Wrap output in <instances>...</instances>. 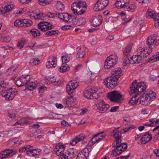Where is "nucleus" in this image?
<instances>
[{
    "label": "nucleus",
    "instance_id": "f257e3e1",
    "mask_svg": "<svg viewBox=\"0 0 159 159\" xmlns=\"http://www.w3.org/2000/svg\"><path fill=\"white\" fill-rule=\"evenodd\" d=\"M113 136L115 139V142L113 144V147L116 148L112 151V155L117 156L124 152L127 148V145L125 143H121V132L116 129L113 131Z\"/></svg>",
    "mask_w": 159,
    "mask_h": 159
},
{
    "label": "nucleus",
    "instance_id": "f03ea898",
    "mask_svg": "<svg viewBox=\"0 0 159 159\" xmlns=\"http://www.w3.org/2000/svg\"><path fill=\"white\" fill-rule=\"evenodd\" d=\"M131 48L132 45H129L125 48L124 51V58L123 61V65L124 66H125L129 64L139 63L142 60V57L138 56L137 54L131 57L130 52Z\"/></svg>",
    "mask_w": 159,
    "mask_h": 159
},
{
    "label": "nucleus",
    "instance_id": "7ed1b4c3",
    "mask_svg": "<svg viewBox=\"0 0 159 159\" xmlns=\"http://www.w3.org/2000/svg\"><path fill=\"white\" fill-rule=\"evenodd\" d=\"M156 93L150 89L145 91L139 98L140 104L143 106L149 105L155 98Z\"/></svg>",
    "mask_w": 159,
    "mask_h": 159
},
{
    "label": "nucleus",
    "instance_id": "20e7f679",
    "mask_svg": "<svg viewBox=\"0 0 159 159\" xmlns=\"http://www.w3.org/2000/svg\"><path fill=\"white\" fill-rule=\"evenodd\" d=\"M86 7L85 2L80 0L73 3L71 9L75 15H80L85 12Z\"/></svg>",
    "mask_w": 159,
    "mask_h": 159
},
{
    "label": "nucleus",
    "instance_id": "39448f33",
    "mask_svg": "<svg viewBox=\"0 0 159 159\" xmlns=\"http://www.w3.org/2000/svg\"><path fill=\"white\" fill-rule=\"evenodd\" d=\"M147 87V86L144 82H141L137 84L136 81L135 80L132 83V85L130 87L129 92L131 94L134 93L139 94L144 91Z\"/></svg>",
    "mask_w": 159,
    "mask_h": 159
},
{
    "label": "nucleus",
    "instance_id": "423d86ee",
    "mask_svg": "<svg viewBox=\"0 0 159 159\" xmlns=\"http://www.w3.org/2000/svg\"><path fill=\"white\" fill-rule=\"evenodd\" d=\"M107 98L112 102L119 103L124 99V96L117 91H114L107 94Z\"/></svg>",
    "mask_w": 159,
    "mask_h": 159
},
{
    "label": "nucleus",
    "instance_id": "0eeeda50",
    "mask_svg": "<svg viewBox=\"0 0 159 159\" xmlns=\"http://www.w3.org/2000/svg\"><path fill=\"white\" fill-rule=\"evenodd\" d=\"M146 44L148 46L147 48V53L148 54H150L152 52V47L153 46L156 48L158 45V42H157L156 36L152 35L147 38Z\"/></svg>",
    "mask_w": 159,
    "mask_h": 159
},
{
    "label": "nucleus",
    "instance_id": "6e6552de",
    "mask_svg": "<svg viewBox=\"0 0 159 159\" xmlns=\"http://www.w3.org/2000/svg\"><path fill=\"white\" fill-rule=\"evenodd\" d=\"M118 58L116 55H111L107 57L104 62V67L106 69L111 68L116 64Z\"/></svg>",
    "mask_w": 159,
    "mask_h": 159
},
{
    "label": "nucleus",
    "instance_id": "1a4fd4ad",
    "mask_svg": "<svg viewBox=\"0 0 159 159\" xmlns=\"http://www.w3.org/2000/svg\"><path fill=\"white\" fill-rule=\"evenodd\" d=\"M17 91L14 89H7L0 95L5 98L6 100H12L17 94Z\"/></svg>",
    "mask_w": 159,
    "mask_h": 159
},
{
    "label": "nucleus",
    "instance_id": "9d476101",
    "mask_svg": "<svg viewBox=\"0 0 159 159\" xmlns=\"http://www.w3.org/2000/svg\"><path fill=\"white\" fill-rule=\"evenodd\" d=\"M30 79V75H22L20 76V80L23 81L24 85L26 84L25 87L29 90H31L35 88L37 85L34 83L29 82Z\"/></svg>",
    "mask_w": 159,
    "mask_h": 159
},
{
    "label": "nucleus",
    "instance_id": "9b49d317",
    "mask_svg": "<svg viewBox=\"0 0 159 159\" xmlns=\"http://www.w3.org/2000/svg\"><path fill=\"white\" fill-rule=\"evenodd\" d=\"M117 78L110 76L105 79L103 82L104 84L106 85L107 88L112 89L115 88L118 84Z\"/></svg>",
    "mask_w": 159,
    "mask_h": 159
},
{
    "label": "nucleus",
    "instance_id": "f8f14e48",
    "mask_svg": "<svg viewBox=\"0 0 159 159\" xmlns=\"http://www.w3.org/2000/svg\"><path fill=\"white\" fill-rule=\"evenodd\" d=\"M108 0H98L94 5L93 9L95 11L102 10L108 5Z\"/></svg>",
    "mask_w": 159,
    "mask_h": 159
},
{
    "label": "nucleus",
    "instance_id": "ddd939ff",
    "mask_svg": "<svg viewBox=\"0 0 159 159\" xmlns=\"http://www.w3.org/2000/svg\"><path fill=\"white\" fill-rule=\"evenodd\" d=\"M146 16L147 18H153L155 21V26L157 28L159 27V14L155 13L153 11L149 10L147 12Z\"/></svg>",
    "mask_w": 159,
    "mask_h": 159
},
{
    "label": "nucleus",
    "instance_id": "4468645a",
    "mask_svg": "<svg viewBox=\"0 0 159 159\" xmlns=\"http://www.w3.org/2000/svg\"><path fill=\"white\" fill-rule=\"evenodd\" d=\"M86 146L82 151L80 152L77 156L76 159H87L91 152L90 148Z\"/></svg>",
    "mask_w": 159,
    "mask_h": 159
},
{
    "label": "nucleus",
    "instance_id": "2eb2a0df",
    "mask_svg": "<svg viewBox=\"0 0 159 159\" xmlns=\"http://www.w3.org/2000/svg\"><path fill=\"white\" fill-rule=\"evenodd\" d=\"M16 150L7 149L2 151L0 153V158H7L11 157L16 154Z\"/></svg>",
    "mask_w": 159,
    "mask_h": 159
},
{
    "label": "nucleus",
    "instance_id": "dca6fc26",
    "mask_svg": "<svg viewBox=\"0 0 159 159\" xmlns=\"http://www.w3.org/2000/svg\"><path fill=\"white\" fill-rule=\"evenodd\" d=\"M84 96L88 99H91L93 98L96 99L98 98V95L96 91L91 88L84 92Z\"/></svg>",
    "mask_w": 159,
    "mask_h": 159
},
{
    "label": "nucleus",
    "instance_id": "f3484780",
    "mask_svg": "<svg viewBox=\"0 0 159 159\" xmlns=\"http://www.w3.org/2000/svg\"><path fill=\"white\" fill-rule=\"evenodd\" d=\"M78 83L76 80H73L70 81L66 86V91L68 94L72 93L73 91L78 86Z\"/></svg>",
    "mask_w": 159,
    "mask_h": 159
},
{
    "label": "nucleus",
    "instance_id": "a211bd4d",
    "mask_svg": "<svg viewBox=\"0 0 159 159\" xmlns=\"http://www.w3.org/2000/svg\"><path fill=\"white\" fill-rule=\"evenodd\" d=\"M109 107V105L105 104L103 100L100 101L97 105V108L99 112L101 113H103L106 112Z\"/></svg>",
    "mask_w": 159,
    "mask_h": 159
},
{
    "label": "nucleus",
    "instance_id": "6ab92c4d",
    "mask_svg": "<svg viewBox=\"0 0 159 159\" xmlns=\"http://www.w3.org/2000/svg\"><path fill=\"white\" fill-rule=\"evenodd\" d=\"M52 25L50 23L44 21L40 22L38 25L39 29L43 32L52 29Z\"/></svg>",
    "mask_w": 159,
    "mask_h": 159
},
{
    "label": "nucleus",
    "instance_id": "aec40b11",
    "mask_svg": "<svg viewBox=\"0 0 159 159\" xmlns=\"http://www.w3.org/2000/svg\"><path fill=\"white\" fill-rule=\"evenodd\" d=\"M57 57L53 56L48 59V61L46 63V67L48 69L54 68L57 66Z\"/></svg>",
    "mask_w": 159,
    "mask_h": 159
},
{
    "label": "nucleus",
    "instance_id": "412c9836",
    "mask_svg": "<svg viewBox=\"0 0 159 159\" xmlns=\"http://www.w3.org/2000/svg\"><path fill=\"white\" fill-rule=\"evenodd\" d=\"M14 7V5L10 3L4 7L2 5H0V14H9Z\"/></svg>",
    "mask_w": 159,
    "mask_h": 159
},
{
    "label": "nucleus",
    "instance_id": "4be33fe9",
    "mask_svg": "<svg viewBox=\"0 0 159 159\" xmlns=\"http://www.w3.org/2000/svg\"><path fill=\"white\" fill-rule=\"evenodd\" d=\"M76 150L73 149H71L68 150L65 154H62V157H65L66 159H73L75 157V153Z\"/></svg>",
    "mask_w": 159,
    "mask_h": 159
},
{
    "label": "nucleus",
    "instance_id": "5701e85b",
    "mask_svg": "<svg viewBox=\"0 0 159 159\" xmlns=\"http://www.w3.org/2000/svg\"><path fill=\"white\" fill-rule=\"evenodd\" d=\"M57 17L65 22H70L72 20V16L66 13H59Z\"/></svg>",
    "mask_w": 159,
    "mask_h": 159
},
{
    "label": "nucleus",
    "instance_id": "b1692460",
    "mask_svg": "<svg viewBox=\"0 0 159 159\" xmlns=\"http://www.w3.org/2000/svg\"><path fill=\"white\" fill-rule=\"evenodd\" d=\"M152 138L151 134L148 132L145 133L144 135H143L141 138V143L145 144L147 142L150 141Z\"/></svg>",
    "mask_w": 159,
    "mask_h": 159
},
{
    "label": "nucleus",
    "instance_id": "393cba45",
    "mask_svg": "<svg viewBox=\"0 0 159 159\" xmlns=\"http://www.w3.org/2000/svg\"><path fill=\"white\" fill-rule=\"evenodd\" d=\"M111 76L119 79L122 75V71L121 68L118 67L115 69L111 72Z\"/></svg>",
    "mask_w": 159,
    "mask_h": 159
},
{
    "label": "nucleus",
    "instance_id": "a878e982",
    "mask_svg": "<svg viewBox=\"0 0 159 159\" xmlns=\"http://www.w3.org/2000/svg\"><path fill=\"white\" fill-rule=\"evenodd\" d=\"M85 137V135L83 134H81L76 137L72 141H70V144L72 146L75 145L78 142L83 140Z\"/></svg>",
    "mask_w": 159,
    "mask_h": 159
},
{
    "label": "nucleus",
    "instance_id": "bb28decb",
    "mask_svg": "<svg viewBox=\"0 0 159 159\" xmlns=\"http://www.w3.org/2000/svg\"><path fill=\"white\" fill-rule=\"evenodd\" d=\"M129 2L127 0H117L115 3L116 6L118 8H125L127 3Z\"/></svg>",
    "mask_w": 159,
    "mask_h": 159
},
{
    "label": "nucleus",
    "instance_id": "cd10ccee",
    "mask_svg": "<svg viewBox=\"0 0 159 159\" xmlns=\"http://www.w3.org/2000/svg\"><path fill=\"white\" fill-rule=\"evenodd\" d=\"M137 55L139 57L146 58L148 57V54L147 53V49L145 50L144 48L139 47L137 50Z\"/></svg>",
    "mask_w": 159,
    "mask_h": 159
},
{
    "label": "nucleus",
    "instance_id": "c85d7f7f",
    "mask_svg": "<svg viewBox=\"0 0 159 159\" xmlns=\"http://www.w3.org/2000/svg\"><path fill=\"white\" fill-rule=\"evenodd\" d=\"M26 21L25 19L17 20L15 21L14 25L17 27H26L27 26L25 24V23H26Z\"/></svg>",
    "mask_w": 159,
    "mask_h": 159
},
{
    "label": "nucleus",
    "instance_id": "c756f323",
    "mask_svg": "<svg viewBox=\"0 0 159 159\" xmlns=\"http://www.w3.org/2000/svg\"><path fill=\"white\" fill-rule=\"evenodd\" d=\"M40 150L39 149H30L26 151V153L28 156L35 157L39 155Z\"/></svg>",
    "mask_w": 159,
    "mask_h": 159
},
{
    "label": "nucleus",
    "instance_id": "7c9ffc66",
    "mask_svg": "<svg viewBox=\"0 0 159 159\" xmlns=\"http://www.w3.org/2000/svg\"><path fill=\"white\" fill-rule=\"evenodd\" d=\"M85 54V51L84 49L81 48H77L76 58L78 60L80 61L84 57Z\"/></svg>",
    "mask_w": 159,
    "mask_h": 159
},
{
    "label": "nucleus",
    "instance_id": "2f4dec72",
    "mask_svg": "<svg viewBox=\"0 0 159 159\" xmlns=\"http://www.w3.org/2000/svg\"><path fill=\"white\" fill-rule=\"evenodd\" d=\"M130 1H129V2L127 3L124 9L128 11L133 12L136 9L137 7L135 4H130Z\"/></svg>",
    "mask_w": 159,
    "mask_h": 159
},
{
    "label": "nucleus",
    "instance_id": "473e14b6",
    "mask_svg": "<svg viewBox=\"0 0 159 159\" xmlns=\"http://www.w3.org/2000/svg\"><path fill=\"white\" fill-rule=\"evenodd\" d=\"M102 21V19L101 17H96L92 20L91 25L94 27L99 26L101 25Z\"/></svg>",
    "mask_w": 159,
    "mask_h": 159
},
{
    "label": "nucleus",
    "instance_id": "72a5a7b5",
    "mask_svg": "<svg viewBox=\"0 0 159 159\" xmlns=\"http://www.w3.org/2000/svg\"><path fill=\"white\" fill-rule=\"evenodd\" d=\"M6 82L3 79H0V94L7 88Z\"/></svg>",
    "mask_w": 159,
    "mask_h": 159
},
{
    "label": "nucleus",
    "instance_id": "f704fd0d",
    "mask_svg": "<svg viewBox=\"0 0 159 159\" xmlns=\"http://www.w3.org/2000/svg\"><path fill=\"white\" fill-rule=\"evenodd\" d=\"M97 135H95L93 138H92L91 140L89 141L88 143L89 145L90 146L89 148V147L88 148L91 149V146L94 144L96 142H98L102 140V138H97Z\"/></svg>",
    "mask_w": 159,
    "mask_h": 159
},
{
    "label": "nucleus",
    "instance_id": "c9c22d12",
    "mask_svg": "<svg viewBox=\"0 0 159 159\" xmlns=\"http://www.w3.org/2000/svg\"><path fill=\"white\" fill-rule=\"evenodd\" d=\"M73 101V98L72 96H70V97L64 99L63 101V103L65 104L66 107H67L71 105Z\"/></svg>",
    "mask_w": 159,
    "mask_h": 159
},
{
    "label": "nucleus",
    "instance_id": "e433bc0d",
    "mask_svg": "<svg viewBox=\"0 0 159 159\" xmlns=\"http://www.w3.org/2000/svg\"><path fill=\"white\" fill-rule=\"evenodd\" d=\"M34 18L36 19L44 20L47 18L45 14L43 13H36L34 16H32Z\"/></svg>",
    "mask_w": 159,
    "mask_h": 159
},
{
    "label": "nucleus",
    "instance_id": "4c0bfd02",
    "mask_svg": "<svg viewBox=\"0 0 159 159\" xmlns=\"http://www.w3.org/2000/svg\"><path fill=\"white\" fill-rule=\"evenodd\" d=\"M30 32L34 38H38L40 35V33L39 31L38 30L35 29H33L30 30Z\"/></svg>",
    "mask_w": 159,
    "mask_h": 159
},
{
    "label": "nucleus",
    "instance_id": "58836bf2",
    "mask_svg": "<svg viewBox=\"0 0 159 159\" xmlns=\"http://www.w3.org/2000/svg\"><path fill=\"white\" fill-rule=\"evenodd\" d=\"M56 81V79L53 76L46 78L45 80V83L49 84L54 83Z\"/></svg>",
    "mask_w": 159,
    "mask_h": 159
},
{
    "label": "nucleus",
    "instance_id": "ea45409f",
    "mask_svg": "<svg viewBox=\"0 0 159 159\" xmlns=\"http://www.w3.org/2000/svg\"><path fill=\"white\" fill-rule=\"evenodd\" d=\"M58 147L59 148V149L57 150L56 154L57 155L60 156V158H61V156L62 155V154H63L62 152L64 150L65 147L63 145H59Z\"/></svg>",
    "mask_w": 159,
    "mask_h": 159
},
{
    "label": "nucleus",
    "instance_id": "a19ab883",
    "mask_svg": "<svg viewBox=\"0 0 159 159\" xmlns=\"http://www.w3.org/2000/svg\"><path fill=\"white\" fill-rule=\"evenodd\" d=\"M56 8L58 10H63L65 8V6L63 3L60 1H58L56 5Z\"/></svg>",
    "mask_w": 159,
    "mask_h": 159
},
{
    "label": "nucleus",
    "instance_id": "79ce46f5",
    "mask_svg": "<svg viewBox=\"0 0 159 159\" xmlns=\"http://www.w3.org/2000/svg\"><path fill=\"white\" fill-rule=\"evenodd\" d=\"M69 69V66L66 64H63L59 69L61 72H64L68 71Z\"/></svg>",
    "mask_w": 159,
    "mask_h": 159
},
{
    "label": "nucleus",
    "instance_id": "37998d69",
    "mask_svg": "<svg viewBox=\"0 0 159 159\" xmlns=\"http://www.w3.org/2000/svg\"><path fill=\"white\" fill-rule=\"evenodd\" d=\"M149 62H155L156 61H159V52L157 53L156 55H153V56L148 58Z\"/></svg>",
    "mask_w": 159,
    "mask_h": 159
},
{
    "label": "nucleus",
    "instance_id": "c03bdc74",
    "mask_svg": "<svg viewBox=\"0 0 159 159\" xmlns=\"http://www.w3.org/2000/svg\"><path fill=\"white\" fill-rule=\"evenodd\" d=\"M53 0H39V3L41 5L46 6L51 3Z\"/></svg>",
    "mask_w": 159,
    "mask_h": 159
},
{
    "label": "nucleus",
    "instance_id": "a18cd8bd",
    "mask_svg": "<svg viewBox=\"0 0 159 159\" xmlns=\"http://www.w3.org/2000/svg\"><path fill=\"white\" fill-rule=\"evenodd\" d=\"M11 37L10 36L8 35L4 37H2L0 38V40L2 42H8L10 41Z\"/></svg>",
    "mask_w": 159,
    "mask_h": 159
},
{
    "label": "nucleus",
    "instance_id": "49530a36",
    "mask_svg": "<svg viewBox=\"0 0 159 159\" xmlns=\"http://www.w3.org/2000/svg\"><path fill=\"white\" fill-rule=\"evenodd\" d=\"M137 95H135L134 97H132L129 100V102L131 105H134L137 104L138 101V100L136 98Z\"/></svg>",
    "mask_w": 159,
    "mask_h": 159
},
{
    "label": "nucleus",
    "instance_id": "de8ad7c7",
    "mask_svg": "<svg viewBox=\"0 0 159 159\" xmlns=\"http://www.w3.org/2000/svg\"><path fill=\"white\" fill-rule=\"evenodd\" d=\"M40 60L38 59L32 58L29 62L30 65H35L39 64Z\"/></svg>",
    "mask_w": 159,
    "mask_h": 159
},
{
    "label": "nucleus",
    "instance_id": "09e8293b",
    "mask_svg": "<svg viewBox=\"0 0 159 159\" xmlns=\"http://www.w3.org/2000/svg\"><path fill=\"white\" fill-rule=\"evenodd\" d=\"M61 59L62 63L64 64L70 61V59L69 57H68L67 55H65L61 57Z\"/></svg>",
    "mask_w": 159,
    "mask_h": 159
},
{
    "label": "nucleus",
    "instance_id": "8fccbe9b",
    "mask_svg": "<svg viewBox=\"0 0 159 159\" xmlns=\"http://www.w3.org/2000/svg\"><path fill=\"white\" fill-rule=\"evenodd\" d=\"M77 23L79 25H84L86 23V19L84 17L80 18L78 19Z\"/></svg>",
    "mask_w": 159,
    "mask_h": 159
},
{
    "label": "nucleus",
    "instance_id": "3c124183",
    "mask_svg": "<svg viewBox=\"0 0 159 159\" xmlns=\"http://www.w3.org/2000/svg\"><path fill=\"white\" fill-rule=\"evenodd\" d=\"M29 122L28 121H27L25 120V121H23L22 120H21L18 121L16 122V123L15 125H23L25 124H27L29 123Z\"/></svg>",
    "mask_w": 159,
    "mask_h": 159
},
{
    "label": "nucleus",
    "instance_id": "603ef678",
    "mask_svg": "<svg viewBox=\"0 0 159 159\" xmlns=\"http://www.w3.org/2000/svg\"><path fill=\"white\" fill-rule=\"evenodd\" d=\"M57 34V31L52 30L47 32L45 34V36L46 37L51 36Z\"/></svg>",
    "mask_w": 159,
    "mask_h": 159
},
{
    "label": "nucleus",
    "instance_id": "864d4df0",
    "mask_svg": "<svg viewBox=\"0 0 159 159\" xmlns=\"http://www.w3.org/2000/svg\"><path fill=\"white\" fill-rule=\"evenodd\" d=\"M30 148H32V147L30 145H28L26 146H25L19 149V151L22 152H25V151L26 152L27 151H28L27 149H30Z\"/></svg>",
    "mask_w": 159,
    "mask_h": 159
},
{
    "label": "nucleus",
    "instance_id": "5fc2aeb1",
    "mask_svg": "<svg viewBox=\"0 0 159 159\" xmlns=\"http://www.w3.org/2000/svg\"><path fill=\"white\" fill-rule=\"evenodd\" d=\"M16 84L18 87H19L24 85L23 81L20 80V77L16 81Z\"/></svg>",
    "mask_w": 159,
    "mask_h": 159
},
{
    "label": "nucleus",
    "instance_id": "6e6d98bb",
    "mask_svg": "<svg viewBox=\"0 0 159 159\" xmlns=\"http://www.w3.org/2000/svg\"><path fill=\"white\" fill-rule=\"evenodd\" d=\"M135 128V126L134 125H132L128 128H123V130L124 131V132L125 133L129 132L132 129H134Z\"/></svg>",
    "mask_w": 159,
    "mask_h": 159
},
{
    "label": "nucleus",
    "instance_id": "4d7b16f0",
    "mask_svg": "<svg viewBox=\"0 0 159 159\" xmlns=\"http://www.w3.org/2000/svg\"><path fill=\"white\" fill-rule=\"evenodd\" d=\"M25 43V41L23 40H21L19 41L17 44L18 48L20 49H21L23 48L24 45Z\"/></svg>",
    "mask_w": 159,
    "mask_h": 159
},
{
    "label": "nucleus",
    "instance_id": "13d9d810",
    "mask_svg": "<svg viewBox=\"0 0 159 159\" xmlns=\"http://www.w3.org/2000/svg\"><path fill=\"white\" fill-rule=\"evenodd\" d=\"M26 22V23H25L27 27H29L31 26L33 23L32 21L28 19H25Z\"/></svg>",
    "mask_w": 159,
    "mask_h": 159
},
{
    "label": "nucleus",
    "instance_id": "bf43d9fd",
    "mask_svg": "<svg viewBox=\"0 0 159 159\" xmlns=\"http://www.w3.org/2000/svg\"><path fill=\"white\" fill-rule=\"evenodd\" d=\"M124 123L125 125H127L129 124L130 121V119L129 118L126 117L124 120Z\"/></svg>",
    "mask_w": 159,
    "mask_h": 159
},
{
    "label": "nucleus",
    "instance_id": "052dcab7",
    "mask_svg": "<svg viewBox=\"0 0 159 159\" xmlns=\"http://www.w3.org/2000/svg\"><path fill=\"white\" fill-rule=\"evenodd\" d=\"M9 117L11 118H14L16 116V114L13 112H10L8 113Z\"/></svg>",
    "mask_w": 159,
    "mask_h": 159
},
{
    "label": "nucleus",
    "instance_id": "680f3d73",
    "mask_svg": "<svg viewBox=\"0 0 159 159\" xmlns=\"http://www.w3.org/2000/svg\"><path fill=\"white\" fill-rule=\"evenodd\" d=\"M61 125H63L64 126H69L70 127L71 126V124H70L69 123L67 122L65 120H62L61 122Z\"/></svg>",
    "mask_w": 159,
    "mask_h": 159
},
{
    "label": "nucleus",
    "instance_id": "e2e57ef3",
    "mask_svg": "<svg viewBox=\"0 0 159 159\" xmlns=\"http://www.w3.org/2000/svg\"><path fill=\"white\" fill-rule=\"evenodd\" d=\"M71 27H72L71 25H66L62 26V29L63 30H66L70 29Z\"/></svg>",
    "mask_w": 159,
    "mask_h": 159
},
{
    "label": "nucleus",
    "instance_id": "0e129e2a",
    "mask_svg": "<svg viewBox=\"0 0 159 159\" xmlns=\"http://www.w3.org/2000/svg\"><path fill=\"white\" fill-rule=\"evenodd\" d=\"M57 14H55L54 13H51L49 15H47L46 16L47 17H48L50 18H55L57 17Z\"/></svg>",
    "mask_w": 159,
    "mask_h": 159
},
{
    "label": "nucleus",
    "instance_id": "69168bd1",
    "mask_svg": "<svg viewBox=\"0 0 159 159\" xmlns=\"http://www.w3.org/2000/svg\"><path fill=\"white\" fill-rule=\"evenodd\" d=\"M40 127V125L38 124H35L32 125V126H30L29 127L30 129H31L32 128H39Z\"/></svg>",
    "mask_w": 159,
    "mask_h": 159
},
{
    "label": "nucleus",
    "instance_id": "338daca9",
    "mask_svg": "<svg viewBox=\"0 0 159 159\" xmlns=\"http://www.w3.org/2000/svg\"><path fill=\"white\" fill-rule=\"evenodd\" d=\"M119 107V106H114L111 107L110 110L111 112H115Z\"/></svg>",
    "mask_w": 159,
    "mask_h": 159
},
{
    "label": "nucleus",
    "instance_id": "774afa93",
    "mask_svg": "<svg viewBox=\"0 0 159 159\" xmlns=\"http://www.w3.org/2000/svg\"><path fill=\"white\" fill-rule=\"evenodd\" d=\"M83 67L82 65L80 64L75 67V70H79Z\"/></svg>",
    "mask_w": 159,
    "mask_h": 159
}]
</instances>
